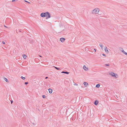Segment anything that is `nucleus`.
Returning <instances> with one entry per match:
<instances>
[{"instance_id": "nucleus-1", "label": "nucleus", "mask_w": 127, "mask_h": 127, "mask_svg": "<svg viewBox=\"0 0 127 127\" xmlns=\"http://www.w3.org/2000/svg\"><path fill=\"white\" fill-rule=\"evenodd\" d=\"M44 17H47L46 19H47L50 17V15L49 12H46L45 13H44Z\"/></svg>"}, {"instance_id": "nucleus-2", "label": "nucleus", "mask_w": 127, "mask_h": 127, "mask_svg": "<svg viewBox=\"0 0 127 127\" xmlns=\"http://www.w3.org/2000/svg\"><path fill=\"white\" fill-rule=\"evenodd\" d=\"M99 9L98 8H95L93 10L92 13L93 14H97L99 12Z\"/></svg>"}, {"instance_id": "nucleus-3", "label": "nucleus", "mask_w": 127, "mask_h": 127, "mask_svg": "<svg viewBox=\"0 0 127 127\" xmlns=\"http://www.w3.org/2000/svg\"><path fill=\"white\" fill-rule=\"evenodd\" d=\"M109 74L110 75H111L113 77H116V75H117L114 73L113 72H111L109 73Z\"/></svg>"}, {"instance_id": "nucleus-4", "label": "nucleus", "mask_w": 127, "mask_h": 127, "mask_svg": "<svg viewBox=\"0 0 127 127\" xmlns=\"http://www.w3.org/2000/svg\"><path fill=\"white\" fill-rule=\"evenodd\" d=\"M83 68L86 71H87L88 70V68L87 67H86V66L85 65H84L83 66Z\"/></svg>"}, {"instance_id": "nucleus-5", "label": "nucleus", "mask_w": 127, "mask_h": 127, "mask_svg": "<svg viewBox=\"0 0 127 127\" xmlns=\"http://www.w3.org/2000/svg\"><path fill=\"white\" fill-rule=\"evenodd\" d=\"M84 85L85 86V87H86L88 85V84L86 82H85L84 83Z\"/></svg>"}, {"instance_id": "nucleus-6", "label": "nucleus", "mask_w": 127, "mask_h": 127, "mask_svg": "<svg viewBox=\"0 0 127 127\" xmlns=\"http://www.w3.org/2000/svg\"><path fill=\"white\" fill-rule=\"evenodd\" d=\"M65 39L64 38H60V40L62 42H63L64 41Z\"/></svg>"}, {"instance_id": "nucleus-7", "label": "nucleus", "mask_w": 127, "mask_h": 127, "mask_svg": "<svg viewBox=\"0 0 127 127\" xmlns=\"http://www.w3.org/2000/svg\"><path fill=\"white\" fill-rule=\"evenodd\" d=\"M104 50L106 52H107V53H108L109 52L108 50L107 49V47L106 46L105 47V48H104Z\"/></svg>"}, {"instance_id": "nucleus-8", "label": "nucleus", "mask_w": 127, "mask_h": 127, "mask_svg": "<svg viewBox=\"0 0 127 127\" xmlns=\"http://www.w3.org/2000/svg\"><path fill=\"white\" fill-rule=\"evenodd\" d=\"M48 90H49V93H52V90L51 89H48Z\"/></svg>"}, {"instance_id": "nucleus-9", "label": "nucleus", "mask_w": 127, "mask_h": 127, "mask_svg": "<svg viewBox=\"0 0 127 127\" xmlns=\"http://www.w3.org/2000/svg\"><path fill=\"white\" fill-rule=\"evenodd\" d=\"M44 13H42L41 14L40 16L42 17H44Z\"/></svg>"}, {"instance_id": "nucleus-10", "label": "nucleus", "mask_w": 127, "mask_h": 127, "mask_svg": "<svg viewBox=\"0 0 127 127\" xmlns=\"http://www.w3.org/2000/svg\"><path fill=\"white\" fill-rule=\"evenodd\" d=\"M62 73H64L66 74H68L69 73V72H65V71H62L61 72Z\"/></svg>"}, {"instance_id": "nucleus-11", "label": "nucleus", "mask_w": 127, "mask_h": 127, "mask_svg": "<svg viewBox=\"0 0 127 127\" xmlns=\"http://www.w3.org/2000/svg\"><path fill=\"white\" fill-rule=\"evenodd\" d=\"M98 103V101H95V102H94V104L95 105H97Z\"/></svg>"}, {"instance_id": "nucleus-12", "label": "nucleus", "mask_w": 127, "mask_h": 127, "mask_svg": "<svg viewBox=\"0 0 127 127\" xmlns=\"http://www.w3.org/2000/svg\"><path fill=\"white\" fill-rule=\"evenodd\" d=\"M23 57L24 58V59H26V57H27V56H26V55H23Z\"/></svg>"}, {"instance_id": "nucleus-13", "label": "nucleus", "mask_w": 127, "mask_h": 127, "mask_svg": "<svg viewBox=\"0 0 127 127\" xmlns=\"http://www.w3.org/2000/svg\"><path fill=\"white\" fill-rule=\"evenodd\" d=\"M99 46L101 47V49H103V47H102V44H101V43H100L99 44Z\"/></svg>"}, {"instance_id": "nucleus-14", "label": "nucleus", "mask_w": 127, "mask_h": 127, "mask_svg": "<svg viewBox=\"0 0 127 127\" xmlns=\"http://www.w3.org/2000/svg\"><path fill=\"white\" fill-rule=\"evenodd\" d=\"M4 80L7 82H8V80H7V79L6 78H4Z\"/></svg>"}, {"instance_id": "nucleus-15", "label": "nucleus", "mask_w": 127, "mask_h": 127, "mask_svg": "<svg viewBox=\"0 0 127 127\" xmlns=\"http://www.w3.org/2000/svg\"><path fill=\"white\" fill-rule=\"evenodd\" d=\"M100 85L99 84H97L96 86V87L97 88H99L100 87Z\"/></svg>"}, {"instance_id": "nucleus-16", "label": "nucleus", "mask_w": 127, "mask_h": 127, "mask_svg": "<svg viewBox=\"0 0 127 127\" xmlns=\"http://www.w3.org/2000/svg\"><path fill=\"white\" fill-rule=\"evenodd\" d=\"M54 67L56 69H57V70H59L60 69V68H58L57 67H56L55 66H54Z\"/></svg>"}, {"instance_id": "nucleus-17", "label": "nucleus", "mask_w": 127, "mask_h": 127, "mask_svg": "<svg viewBox=\"0 0 127 127\" xmlns=\"http://www.w3.org/2000/svg\"><path fill=\"white\" fill-rule=\"evenodd\" d=\"M21 78L23 79H25V77H23V76H22Z\"/></svg>"}, {"instance_id": "nucleus-18", "label": "nucleus", "mask_w": 127, "mask_h": 127, "mask_svg": "<svg viewBox=\"0 0 127 127\" xmlns=\"http://www.w3.org/2000/svg\"><path fill=\"white\" fill-rule=\"evenodd\" d=\"M122 51L123 53L124 54L125 53V52H125L124 51V50H122Z\"/></svg>"}, {"instance_id": "nucleus-19", "label": "nucleus", "mask_w": 127, "mask_h": 127, "mask_svg": "<svg viewBox=\"0 0 127 127\" xmlns=\"http://www.w3.org/2000/svg\"><path fill=\"white\" fill-rule=\"evenodd\" d=\"M42 97L43 98H45L46 97V96L45 95H43L42 96Z\"/></svg>"}, {"instance_id": "nucleus-20", "label": "nucleus", "mask_w": 127, "mask_h": 127, "mask_svg": "<svg viewBox=\"0 0 127 127\" xmlns=\"http://www.w3.org/2000/svg\"><path fill=\"white\" fill-rule=\"evenodd\" d=\"M18 0H12V1L13 2H15V1H17Z\"/></svg>"}, {"instance_id": "nucleus-21", "label": "nucleus", "mask_w": 127, "mask_h": 127, "mask_svg": "<svg viewBox=\"0 0 127 127\" xmlns=\"http://www.w3.org/2000/svg\"><path fill=\"white\" fill-rule=\"evenodd\" d=\"M105 65L107 66H109V64H106Z\"/></svg>"}, {"instance_id": "nucleus-22", "label": "nucleus", "mask_w": 127, "mask_h": 127, "mask_svg": "<svg viewBox=\"0 0 127 127\" xmlns=\"http://www.w3.org/2000/svg\"><path fill=\"white\" fill-rule=\"evenodd\" d=\"M93 51L95 52L96 51V49H94L93 50Z\"/></svg>"}, {"instance_id": "nucleus-23", "label": "nucleus", "mask_w": 127, "mask_h": 127, "mask_svg": "<svg viewBox=\"0 0 127 127\" xmlns=\"http://www.w3.org/2000/svg\"><path fill=\"white\" fill-rule=\"evenodd\" d=\"M28 83V82H26L25 83V85H27Z\"/></svg>"}, {"instance_id": "nucleus-24", "label": "nucleus", "mask_w": 127, "mask_h": 127, "mask_svg": "<svg viewBox=\"0 0 127 127\" xmlns=\"http://www.w3.org/2000/svg\"><path fill=\"white\" fill-rule=\"evenodd\" d=\"M74 85H76V86L78 85V84H76V83L74 84Z\"/></svg>"}, {"instance_id": "nucleus-25", "label": "nucleus", "mask_w": 127, "mask_h": 127, "mask_svg": "<svg viewBox=\"0 0 127 127\" xmlns=\"http://www.w3.org/2000/svg\"><path fill=\"white\" fill-rule=\"evenodd\" d=\"M2 43H3V44H5V42H4V41H3L2 42Z\"/></svg>"}, {"instance_id": "nucleus-26", "label": "nucleus", "mask_w": 127, "mask_h": 127, "mask_svg": "<svg viewBox=\"0 0 127 127\" xmlns=\"http://www.w3.org/2000/svg\"><path fill=\"white\" fill-rule=\"evenodd\" d=\"M125 54L126 55H127V53H126V52H125V53H124V54Z\"/></svg>"}, {"instance_id": "nucleus-27", "label": "nucleus", "mask_w": 127, "mask_h": 127, "mask_svg": "<svg viewBox=\"0 0 127 127\" xmlns=\"http://www.w3.org/2000/svg\"><path fill=\"white\" fill-rule=\"evenodd\" d=\"M102 55H103V56H106V55H105V54H102Z\"/></svg>"}, {"instance_id": "nucleus-28", "label": "nucleus", "mask_w": 127, "mask_h": 127, "mask_svg": "<svg viewBox=\"0 0 127 127\" xmlns=\"http://www.w3.org/2000/svg\"><path fill=\"white\" fill-rule=\"evenodd\" d=\"M11 101V103H12V102H13V101Z\"/></svg>"}, {"instance_id": "nucleus-29", "label": "nucleus", "mask_w": 127, "mask_h": 127, "mask_svg": "<svg viewBox=\"0 0 127 127\" xmlns=\"http://www.w3.org/2000/svg\"><path fill=\"white\" fill-rule=\"evenodd\" d=\"M4 27H6V28H7V27L6 26H5V25H4Z\"/></svg>"}, {"instance_id": "nucleus-30", "label": "nucleus", "mask_w": 127, "mask_h": 127, "mask_svg": "<svg viewBox=\"0 0 127 127\" xmlns=\"http://www.w3.org/2000/svg\"><path fill=\"white\" fill-rule=\"evenodd\" d=\"M47 78H48V77H45V78L46 79Z\"/></svg>"}, {"instance_id": "nucleus-31", "label": "nucleus", "mask_w": 127, "mask_h": 127, "mask_svg": "<svg viewBox=\"0 0 127 127\" xmlns=\"http://www.w3.org/2000/svg\"><path fill=\"white\" fill-rule=\"evenodd\" d=\"M25 1H26V2H28V3H29V2H28V1H25Z\"/></svg>"}, {"instance_id": "nucleus-32", "label": "nucleus", "mask_w": 127, "mask_h": 127, "mask_svg": "<svg viewBox=\"0 0 127 127\" xmlns=\"http://www.w3.org/2000/svg\"><path fill=\"white\" fill-rule=\"evenodd\" d=\"M40 56V57H41V56Z\"/></svg>"}]
</instances>
